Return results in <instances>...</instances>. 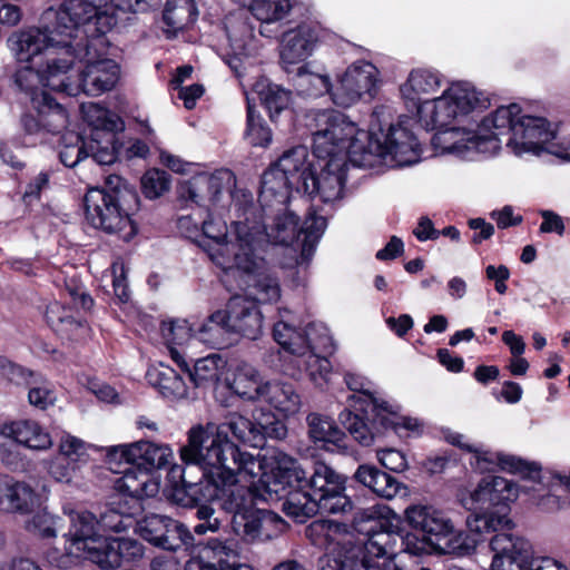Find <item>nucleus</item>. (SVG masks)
I'll list each match as a JSON object with an SVG mask.
<instances>
[{"label": "nucleus", "instance_id": "f257e3e1", "mask_svg": "<svg viewBox=\"0 0 570 570\" xmlns=\"http://www.w3.org/2000/svg\"><path fill=\"white\" fill-rule=\"evenodd\" d=\"M442 85L439 71L413 69L400 86V94L420 127L434 131L431 146L436 155H453L464 160L491 157L501 149L502 140L495 128H484L485 116L475 130L455 126L469 115L487 107V99L466 81L452 82L439 97L420 99L436 92Z\"/></svg>", "mask_w": 570, "mask_h": 570}, {"label": "nucleus", "instance_id": "f03ea898", "mask_svg": "<svg viewBox=\"0 0 570 570\" xmlns=\"http://www.w3.org/2000/svg\"><path fill=\"white\" fill-rule=\"evenodd\" d=\"M390 109L389 105L374 108L370 131L333 109L311 112L308 127L315 161L302 190L320 196L324 203L334 202L342 197L348 163L364 168L381 165L392 147Z\"/></svg>", "mask_w": 570, "mask_h": 570}, {"label": "nucleus", "instance_id": "7ed1b4c3", "mask_svg": "<svg viewBox=\"0 0 570 570\" xmlns=\"http://www.w3.org/2000/svg\"><path fill=\"white\" fill-rule=\"evenodd\" d=\"M352 529L366 540L341 542L347 534L344 523L332 520H315L306 529V538L321 549L337 548L321 559V570H383L376 560L389 557L392 542V509L389 504L377 503L355 512Z\"/></svg>", "mask_w": 570, "mask_h": 570}, {"label": "nucleus", "instance_id": "20e7f679", "mask_svg": "<svg viewBox=\"0 0 570 570\" xmlns=\"http://www.w3.org/2000/svg\"><path fill=\"white\" fill-rule=\"evenodd\" d=\"M256 212L254 206L246 208L245 219L233 224L232 234L220 218L209 217L204 220L199 246L223 269L235 268L252 276L258 288V298L271 301L278 296V281L271 273L265 258L259 256L263 236L259 233L253 234L250 229V217H255Z\"/></svg>", "mask_w": 570, "mask_h": 570}, {"label": "nucleus", "instance_id": "39448f33", "mask_svg": "<svg viewBox=\"0 0 570 570\" xmlns=\"http://www.w3.org/2000/svg\"><path fill=\"white\" fill-rule=\"evenodd\" d=\"M70 527L65 534L68 537V554L57 560L48 554L49 562L58 568H65L70 563V556L86 558L98 564L104 570L121 567L125 562L137 561L144 556V547L140 542L130 538H107L99 531L97 518L86 510H72L69 512Z\"/></svg>", "mask_w": 570, "mask_h": 570}, {"label": "nucleus", "instance_id": "423d86ee", "mask_svg": "<svg viewBox=\"0 0 570 570\" xmlns=\"http://www.w3.org/2000/svg\"><path fill=\"white\" fill-rule=\"evenodd\" d=\"M484 128H495L499 138L505 136V147L517 157L547 153L570 161V139H559L557 128L546 118L525 115L518 104L501 106L490 112Z\"/></svg>", "mask_w": 570, "mask_h": 570}, {"label": "nucleus", "instance_id": "0eeeda50", "mask_svg": "<svg viewBox=\"0 0 570 570\" xmlns=\"http://www.w3.org/2000/svg\"><path fill=\"white\" fill-rule=\"evenodd\" d=\"M518 485L508 479L497 475L484 476L472 491L462 490L459 493L461 505L471 511L466 518L469 531L479 537L483 532L512 533L513 521L507 513L491 512L495 507H507L518 499Z\"/></svg>", "mask_w": 570, "mask_h": 570}, {"label": "nucleus", "instance_id": "6e6552de", "mask_svg": "<svg viewBox=\"0 0 570 570\" xmlns=\"http://www.w3.org/2000/svg\"><path fill=\"white\" fill-rule=\"evenodd\" d=\"M180 458L187 465L202 469L200 480L209 479L216 472H223L233 461L245 460V469L255 464V456L242 451L228 438H220L215 423L198 425L188 432V442L180 449Z\"/></svg>", "mask_w": 570, "mask_h": 570}, {"label": "nucleus", "instance_id": "1a4fd4ad", "mask_svg": "<svg viewBox=\"0 0 570 570\" xmlns=\"http://www.w3.org/2000/svg\"><path fill=\"white\" fill-rule=\"evenodd\" d=\"M244 466L245 460L233 461L223 472H216L209 479L198 482L187 480L186 471H183L181 482L194 501H218L223 509L235 515L236 512L248 511L246 508L250 498L248 488L239 484L238 476L255 478L261 469V462L255 458V464L250 469Z\"/></svg>", "mask_w": 570, "mask_h": 570}, {"label": "nucleus", "instance_id": "9d476101", "mask_svg": "<svg viewBox=\"0 0 570 570\" xmlns=\"http://www.w3.org/2000/svg\"><path fill=\"white\" fill-rule=\"evenodd\" d=\"M405 519L411 527L423 532L435 550L444 554L468 556L480 542L475 532L455 529L448 514L432 505H411L405 510Z\"/></svg>", "mask_w": 570, "mask_h": 570}, {"label": "nucleus", "instance_id": "9b49d317", "mask_svg": "<svg viewBox=\"0 0 570 570\" xmlns=\"http://www.w3.org/2000/svg\"><path fill=\"white\" fill-rule=\"evenodd\" d=\"M129 203H138L135 190L107 193L98 187L90 188L83 197L86 219L92 227L128 242L137 234Z\"/></svg>", "mask_w": 570, "mask_h": 570}, {"label": "nucleus", "instance_id": "f8f14e48", "mask_svg": "<svg viewBox=\"0 0 570 570\" xmlns=\"http://www.w3.org/2000/svg\"><path fill=\"white\" fill-rule=\"evenodd\" d=\"M492 546L498 551L512 553L494 561L497 570H569L554 558L534 556L531 543L515 533L494 534Z\"/></svg>", "mask_w": 570, "mask_h": 570}, {"label": "nucleus", "instance_id": "ddd939ff", "mask_svg": "<svg viewBox=\"0 0 570 570\" xmlns=\"http://www.w3.org/2000/svg\"><path fill=\"white\" fill-rule=\"evenodd\" d=\"M248 296L235 295L229 298L227 307L224 311L227 322V330L230 333L239 334L249 340H257L263 333V315L257 305L259 303L276 302L281 296V287L278 286V296L271 301H262L258 298V288L254 285V278L245 275Z\"/></svg>", "mask_w": 570, "mask_h": 570}, {"label": "nucleus", "instance_id": "4468645a", "mask_svg": "<svg viewBox=\"0 0 570 570\" xmlns=\"http://www.w3.org/2000/svg\"><path fill=\"white\" fill-rule=\"evenodd\" d=\"M99 39H86L78 60L85 66L77 75L78 95L80 92L97 97L111 90L119 80V66L111 59H95L91 49Z\"/></svg>", "mask_w": 570, "mask_h": 570}, {"label": "nucleus", "instance_id": "2eb2a0df", "mask_svg": "<svg viewBox=\"0 0 570 570\" xmlns=\"http://www.w3.org/2000/svg\"><path fill=\"white\" fill-rule=\"evenodd\" d=\"M377 68L367 61L351 65L332 91L333 102L347 108L355 105L364 96L373 98L379 89Z\"/></svg>", "mask_w": 570, "mask_h": 570}, {"label": "nucleus", "instance_id": "dca6fc26", "mask_svg": "<svg viewBox=\"0 0 570 570\" xmlns=\"http://www.w3.org/2000/svg\"><path fill=\"white\" fill-rule=\"evenodd\" d=\"M236 177L227 168H220L213 174H199L179 186L178 194L184 200L200 206H216L224 195L233 197Z\"/></svg>", "mask_w": 570, "mask_h": 570}, {"label": "nucleus", "instance_id": "f3484780", "mask_svg": "<svg viewBox=\"0 0 570 570\" xmlns=\"http://www.w3.org/2000/svg\"><path fill=\"white\" fill-rule=\"evenodd\" d=\"M60 43L67 45L53 33V28H27L12 32L7 40L8 48L14 59L20 63L36 65V60L48 56Z\"/></svg>", "mask_w": 570, "mask_h": 570}, {"label": "nucleus", "instance_id": "a211bd4d", "mask_svg": "<svg viewBox=\"0 0 570 570\" xmlns=\"http://www.w3.org/2000/svg\"><path fill=\"white\" fill-rule=\"evenodd\" d=\"M67 45L60 43L57 49L50 52L46 58V68L43 73L45 87L53 91L65 92L68 96H78L77 78L70 75L75 59H78V52L81 51L83 40L72 43L66 40Z\"/></svg>", "mask_w": 570, "mask_h": 570}, {"label": "nucleus", "instance_id": "6ab92c4d", "mask_svg": "<svg viewBox=\"0 0 570 570\" xmlns=\"http://www.w3.org/2000/svg\"><path fill=\"white\" fill-rule=\"evenodd\" d=\"M104 19H106V16L92 2L87 0H67L56 12L53 33H57L60 39L71 42L78 38L79 41L81 39L85 41L88 38L81 35H86L87 30H82V28L91 22H95L97 26Z\"/></svg>", "mask_w": 570, "mask_h": 570}, {"label": "nucleus", "instance_id": "aec40b11", "mask_svg": "<svg viewBox=\"0 0 570 570\" xmlns=\"http://www.w3.org/2000/svg\"><path fill=\"white\" fill-rule=\"evenodd\" d=\"M391 406H380L368 413L346 411L341 413V421L352 438L363 446L372 445L392 428Z\"/></svg>", "mask_w": 570, "mask_h": 570}, {"label": "nucleus", "instance_id": "412c9836", "mask_svg": "<svg viewBox=\"0 0 570 570\" xmlns=\"http://www.w3.org/2000/svg\"><path fill=\"white\" fill-rule=\"evenodd\" d=\"M232 529L245 542H264L278 537L285 529V521L271 511L236 512Z\"/></svg>", "mask_w": 570, "mask_h": 570}, {"label": "nucleus", "instance_id": "4be33fe9", "mask_svg": "<svg viewBox=\"0 0 570 570\" xmlns=\"http://www.w3.org/2000/svg\"><path fill=\"white\" fill-rule=\"evenodd\" d=\"M267 216L259 222L250 219V229L253 234L263 236L259 244V256H263L264 248L267 244L291 245L295 239L299 238L298 218L288 212L286 206L281 212L267 210Z\"/></svg>", "mask_w": 570, "mask_h": 570}, {"label": "nucleus", "instance_id": "5701e85b", "mask_svg": "<svg viewBox=\"0 0 570 570\" xmlns=\"http://www.w3.org/2000/svg\"><path fill=\"white\" fill-rule=\"evenodd\" d=\"M225 31L232 51L226 63L233 70L238 71L242 59L254 56L258 50L254 28L243 13H233L225 20Z\"/></svg>", "mask_w": 570, "mask_h": 570}, {"label": "nucleus", "instance_id": "b1692460", "mask_svg": "<svg viewBox=\"0 0 570 570\" xmlns=\"http://www.w3.org/2000/svg\"><path fill=\"white\" fill-rule=\"evenodd\" d=\"M472 449L473 459L471 465L480 472H490L499 466L509 473H518L524 478L537 479L540 474V465L535 462H528L511 454L493 452L482 444H475Z\"/></svg>", "mask_w": 570, "mask_h": 570}, {"label": "nucleus", "instance_id": "393cba45", "mask_svg": "<svg viewBox=\"0 0 570 570\" xmlns=\"http://www.w3.org/2000/svg\"><path fill=\"white\" fill-rule=\"evenodd\" d=\"M293 188L298 191L302 190L291 176L285 175L274 165L266 169L262 176L258 195L263 214L267 216V210L275 209L276 212H281L284 209L289 200Z\"/></svg>", "mask_w": 570, "mask_h": 570}, {"label": "nucleus", "instance_id": "a878e982", "mask_svg": "<svg viewBox=\"0 0 570 570\" xmlns=\"http://www.w3.org/2000/svg\"><path fill=\"white\" fill-rule=\"evenodd\" d=\"M415 115H402L394 125V168L411 167L422 160L424 146L413 130Z\"/></svg>", "mask_w": 570, "mask_h": 570}, {"label": "nucleus", "instance_id": "bb28decb", "mask_svg": "<svg viewBox=\"0 0 570 570\" xmlns=\"http://www.w3.org/2000/svg\"><path fill=\"white\" fill-rule=\"evenodd\" d=\"M318 39L317 28L302 23L283 35L281 60L284 65H294L309 57Z\"/></svg>", "mask_w": 570, "mask_h": 570}, {"label": "nucleus", "instance_id": "cd10ccee", "mask_svg": "<svg viewBox=\"0 0 570 570\" xmlns=\"http://www.w3.org/2000/svg\"><path fill=\"white\" fill-rule=\"evenodd\" d=\"M344 382L352 395L347 397L351 407L356 412L368 413V409L375 410L380 406H390L385 401L379 387L367 377L353 372H347L344 375Z\"/></svg>", "mask_w": 570, "mask_h": 570}, {"label": "nucleus", "instance_id": "c85d7f7f", "mask_svg": "<svg viewBox=\"0 0 570 570\" xmlns=\"http://www.w3.org/2000/svg\"><path fill=\"white\" fill-rule=\"evenodd\" d=\"M248 10L259 22V35L274 38L279 32V22L291 12L292 2L291 0H252Z\"/></svg>", "mask_w": 570, "mask_h": 570}, {"label": "nucleus", "instance_id": "c756f323", "mask_svg": "<svg viewBox=\"0 0 570 570\" xmlns=\"http://www.w3.org/2000/svg\"><path fill=\"white\" fill-rule=\"evenodd\" d=\"M259 401L267 403L281 415L288 417L302 407V396L293 383L272 381L264 383Z\"/></svg>", "mask_w": 570, "mask_h": 570}, {"label": "nucleus", "instance_id": "7c9ffc66", "mask_svg": "<svg viewBox=\"0 0 570 570\" xmlns=\"http://www.w3.org/2000/svg\"><path fill=\"white\" fill-rule=\"evenodd\" d=\"M119 473L122 475L117 479L115 487L125 495L141 500L151 498L159 491V484L154 480L151 473L137 464L125 468Z\"/></svg>", "mask_w": 570, "mask_h": 570}, {"label": "nucleus", "instance_id": "2f4dec72", "mask_svg": "<svg viewBox=\"0 0 570 570\" xmlns=\"http://www.w3.org/2000/svg\"><path fill=\"white\" fill-rule=\"evenodd\" d=\"M45 317L55 332L68 340H79L88 330L72 308L59 302H52L47 306Z\"/></svg>", "mask_w": 570, "mask_h": 570}, {"label": "nucleus", "instance_id": "473e14b6", "mask_svg": "<svg viewBox=\"0 0 570 570\" xmlns=\"http://www.w3.org/2000/svg\"><path fill=\"white\" fill-rule=\"evenodd\" d=\"M281 320L274 324L273 337L285 351L298 357L308 352L306 327L301 330L293 322L288 309L281 311Z\"/></svg>", "mask_w": 570, "mask_h": 570}, {"label": "nucleus", "instance_id": "72a5a7b5", "mask_svg": "<svg viewBox=\"0 0 570 570\" xmlns=\"http://www.w3.org/2000/svg\"><path fill=\"white\" fill-rule=\"evenodd\" d=\"M2 433L31 450L42 451L52 445L50 434L39 423L31 420H20L6 424Z\"/></svg>", "mask_w": 570, "mask_h": 570}, {"label": "nucleus", "instance_id": "f704fd0d", "mask_svg": "<svg viewBox=\"0 0 570 570\" xmlns=\"http://www.w3.org/2000/svg\"><path fill=\"white\" fill-rule=\"evenodd\" d=\"M308 434L314 442H320L328 451H346V435L328 416L311 413L307 416Z\"/></svg>", "mask_w": 570, "mask_h": 570}, {"label": "nucleus", "instance_id": "c9c22d12", "mask_svg": "<svg viewBox=\"0 0 570 570\" xmlns=\"http://www.w3.org/2000/svg\"><path fill=\"white\" fill-rule=\"evenodd\" d=\"M289 476L295 478L297 487L288 492L286 500L283 503V510L288 517H292L295 521L303 523L308 518L318 513L317 500L316 497L303 487L299 472H297L296 469L291 471Z\"/></svg>", "mask_w": 570, "mask_h": 570}, {"label": "nucleus", "instance_id": "e433bc0d", "mask_svg": "<svg viewBox=\"0 0 570 570\" xmlns=\"http://www.w3.org/2000/svg\"><path fill=\"white\" fill-rule=\"evenodd\" d=\"M146 379L164 397L180 400L188 396V385L170 366L159 364L148 368Z\"/></svg>", "mask_w": 570, "mask_h": 570}, {"label": "nucleus", "instance_id": "4c0bfd02", "mask_svg": "<svg viewBox=\"0 0 570 570\" xmlns=\"http://www.w3.org/2000/svg\"><path fill=\"white\" fill-rule=\"evenodd\" d=\"M228 387L247 401H259L264 383L257 368L246 362L238 363L227 380Z\"/></svg>", "mask_w": 570, "mask_h": 570}, {"label": "nucleus", "instance_id": "58836bf2", "mask_svg": "<svg viewBox=\"0 0 570 570\" xmlns=\"http://www.w3.org/2000/svg\"><path fill=\"white\" fill-rule=\"evenodd\" d=\"M215 429L220 438H228L230 433L238 442L253 448L259 445L262 441V435L255 429V422L238 412L226 414L219 424H215Z\"/></svg>", "mask_w": 570, "mask_h": 570}, {"label": "nucleus", "instance_id": "ea45409f", "mask_svg": "<svg viewBox=\"0 0 570 570\" xmlns=\"http://www.w3.org/2000/svg\"><path fill=\"white\" fill-rule=\"evenodd\" d=\"M285 175L291 176L302 189L304 180H308L313 170V163L308 161V149L303 145L295 146L286 151L273 164Z\"/></svg>", "mask_w": 570, "mask_h": 570}, {"label": "nucleus", "instance_id": "a19ab883", "mask_svg": "<svg viewBox=\"0 0 570 570\" xmlns=\"http://www.w3.org/2000/svg\"><path fill=\"white\" fill-rule=\"evenodd\" d=\"M296 471L299 472L303 487L314 497L321 498L323 493L335 492L336 489H341L342 483H345L341 474L323 462L315 463L309 478L306 476L303 470L296 469Z\"/></svg>", "mask_w": 570, "mask_h": 570}, {"label": "nucleus", "instance_id": "79ce46f5", "mask_svg": "<svg viewBox=\"0 0 570 570\" xmlns=\"http://www.w3.org/2000/svg\"><path fill=\"white\" fill-rule=\"evenodd\" d=\"M226 333L230 332L227 330L226 316L223 309L214 312L205 322L197 327H193L194 337L214 348L226 346L224 338Z\"/></svg>", "mask_w": 570, "mask_h": 570}, {"label": "nucleus", "instance_id": "37998d69", "mask_svg": "<svg viewBox=\"0 0 570 570\" xmlns=\"http://www.w3.org/2000/svg\"><path fill=\"white\" fill-rule=\"evenodd\" d=\"M254 91L269 112L272 120L285 110L291 101V91L285 90L278 85L271 83L266 79L258 80L254 85Z\"/></svg>", "mask_w": 570, "mask_h": 570}, {"label": "nucleus", "instance_id": "c03bdc74", "mask_svg": "<svg viewBox=\"0 0 570 570\" xmlns=\"http://www.w3.org/2000/svg\"><path fill=\"white\" fill-rule=\"evenodd\" d=\"M185 373H187L190 383L197 389H205L219 380L220 357L208 355L197 360L193 367L186 361H183Z\"/></svg>", "mask_w": 570, "mask_h": 570}, {"label": "nucleus", "instance_id": "a18cd8bd", "mask_svg": "<svg viewBox=\"0 0 570 570\" xmlns=\"http://www.w3.org/2000/svg\"><path fill=\"white\" fill-rule=\"evenodd\" d=\"M42 106L38 107L42 132L59 134L67 128L68 114L48 94L41 92Z\"/></svg>", "mask_w": 570, "mask_h": 570}, {"label": "nucleus", "instance_id": "49530a36", "mask_svg": "<svg viewBox=\"0 0 570 570\" xmlns=\"http://www.w3.org/2000/svg\"><path fill=\"white\" fill-rule=\"evenodd\" d=\"M139 449L136 464L148 472L153 469H163L170 463L173 451L168 445L155 444L147 441L136 442Z\"/></svg>", "mask_w": 570, "mask_h": 570}, {"label": "nucleus", "instance_id": "de8ad7c7", "mask_svg": "<svg viewBox=\"0 0 570 570\" xmlns=\"http://www.w3.org/2000/svg\"><path fill=\"white\" fill-rule=\"evenodd\" d=\"M164 534L159 537L155 547L168 551H177L183 547H193L195 539L189 529L181 522L167 515Z\"/></svg>", "mask_w": 570, "mask_h": 570}, {"label": "nucleus", "instance_id": "09e8293b", "mask_svg": "<svg viewBox=\"0 0 570 570\" xmlns=\"http://www.w3.org/2000/svg\"><path fill=\"white\" fill-rule=\"evenodd\" d=\"M297 92L305 97H320L331 92V80L327 75L312 72L302 66L294 77Z\"/></svg>", "mask_w": 570, "mask_h": 570}, {"label": "nucleus", "instance_id": "8fccbe9b", "mask_svg": "<svg viewBox=\"0 0 570 570\" xmlns=\"http://www.w3.org/2000/svg\"><path fill=\"white\" fill-rule=\"evenodd\" d=\"M354 476L360 483L371 489L376 495L387 500L392 499V493L390 491L392 488V475L389 472L364 464L358 466Z\"/></svg>", "mask_w": 570, "mask_h": 570}, {"label": "nucleus", "instance_id": "3c124183", "mask_svg": "<svg viewBox=\"0 0 570 570\" xmlns=\"http://www.w3.org/2000/svg\"><path fill=\"white\" fill-rule=\"evenodd\" d=\"M195 10L193 0H167L163 18L168 27L183 29L195 20Z\"/></svg>", "mask_w": 570, "mask_h": 570}, {"label": "nucleus", "instance_id": "603ef678", "mask_svg": "<svg viewBox=\"0 0 570 570\" xmlns=\"http://www.w3.org/2000/svg\"><path fill=\"white\" fill-rule=\"evenodd\" d=\"M326 219L323 216L316 215V213H308L302 227L298 229L299 237L302 239V255L311 256L323 233L326 229Z\"/></svg>", "mask_w": 570, "mask_h": 570}, {"label": "nucleus", "instance_id": "864d4df0", "mask_svg": "<svg viewBox=\"0 0 570 570\" xmlns=\"http://www.w3.org/2000/svg\"><path fill=\"white\" fill-rule=\"evenodd\" d=\"M306 341L309 353L332 355L335 350V343L326 325L320 322H311L306 326Z\"/></svg>", "mask_w": 570, "mask_h": 570}, {"label": "nucleus", "instance_id": "5fc2aeb1", "mask_svg": "<svg viewBox=\"0 0 570 570\" xmlns=\"http://www.w3.org/2000/svg\"><path fill=\"white\" fill-rule=\"evenodd\" d=\"M37 501L35 491L28 484L13 480L8 500L2 508L9 511L28 512L37 504Z\"/></svg>", "mask_w": 570, "mask_h": 570}, {"label": "nucleus", "instance_id": "6e6d98bb", "mask_svg": "<svg viewBox=\"0 0 570 570\" xmlns=\"http://www.w3.org/2000/svg\"><path fill=\"white\" fill-rule=\"evenodd\" d=\"M246 138L256 147H266L272 141V130L263 118L255 112L249 99L247 100V128Z\"/></svg>", "mask_w": 570, "mask_h": 570}, {"label": "nucleus", "instance_id": "4d7b16f0", "mask_svg": "<svg viewBox=\"0 0 570 570\" xmlns=\"http://www.w3.org/2000/svg\"><path fill=\"white\" fill-rule=\"evenodd\" d=\"M32 381L26 384L29 386V403L40 410H46L53 405L57 397L51 384L38 373L33 374Z\"/></svg>", "mask_w": 570, "mask_h": 570}, {"label": "nucleus", "instance_id": "13d9d810", "mask_svg": "<svg viewBox=\"0 0 570 570\" xmlns=\"http://www.w3.org/2000/svg\"><path fill=\"white\" fill-rule=\"evenodd\" d=\"M14 83L20 91L30 96L31 100L35 102L39 92H42L40 91V87L45 86L43 73L28 63V66L21 67L16 71Z\"/></svg>", "mask_w": 570, "mask_h": 570}, {"label": "nucleus", "instance_id": "bf43d9fd", "mask_svg": "<svg viewBox=\"0 0 570 570\" xmlns=\"http://www.w3.org/2000/svg\"><path fill=\"white\" fill-rule=\"evenodd\" d=\"M204 550L212 562L220 568L238 560V551L233 540L209 539Z\"/></svg>", "mask_w": 570, "mask_h": 570}, {"label": "nucleus", "instance_id": "052dcab7", "mask_svg": "<svg viewBox=\"0 0 570 570\" xmlns=\"http://www.w3.org/2000/svg\"><path fill=\"white\" fill-rule=\"evenodd\" d=\"M255 429L262 435L259 445H255V448H264L268 439L283 440L287 435L285 423L272 413L263 414L255 421Z\"/></svg>", "mask_w": 570, "mask_h": 570}, {"label": "nucleus", "instance_id": "680f3d73", "mask_svg": "<svg viewBox=\"0 0 570 570\" xmlns=\"http://www.w3.org/2000/svg\"><path fill=\"white\" fill-rule=\"evenodd\" d=\"M160 332L169 347L171 345H183L187 343L190 337H194L193 326H190L186 320L163 322Z\"/></svg>", "mask_w": 570, "mask_h": 570}, {"label": "nucleus", "instance_id": "e2e57ef3", "mask_svg": "<svg viewBox=\"0 0 570 570\" xmlns=\"http://www.w3.org/2000/svg\"><path fill=\"white\" fill-rule=\"evenodd\" d=\"M169 175L165 170H148L141 178V188L145 196L155 199L169 189Z\"/></svg>", "mask_w": 570, "mask_h": 570}, {"label": "nucleus", "instance_id": "0e129e2a", "mask_svg": "<svg viewBox=\"0 0 570 570\" xmlns=\"http://www.w3.org/2000/svg\"><path fill=\"white\" fill-rule=\"evenodd\" d=\"M166 519L167 515L164 514H147L137 522V532L144 540L156 546L159 537L164 534L163 532L167 523Z\"/></svg>", "mask_w": 570, "mask_h": 570}, {"label": "nucleus", "instance_id": "69168bd1", "mask_svg": "<svg viewBox=\"0 0 570 570\" xmlns=\"http://www.w3.org/2000/svg\"><path fill=\"white\" fill-rule=\"evenodd\" d=\"M137 452L139 449L136 446V442L131 444H120L110 446L107 449V463L110 470L118 473L120 472V465H135L137 461Z\"/></svg>", "mask_w": 570, "mask_h": 570}, {"label": "nucleus", "instance_id": "338daca9", "mask_svg": "<svg viewBox=\"0 0 570 570\" xmlns=\"http://www.w3.org/2000/svg\"><path fill=\"white\" fill-rule=\"evenodd\" d=\"M305 370L309 379L321 385L323 382L328 380L332 372V365L330 360L324 354L309 353L303 356Z\"/></svg>", "mask_w": 570, "mask_h": 570}, {"label": "nucleus", "instance_id": "774afa93", "mask_svg": "<svg viewBox=\"0 0 570 570\" xmlns=\"http://www.w3.org/2000/svg\"><path fill=\"white\" fill-rule=\"evenodd\" d=\"M100 533L102 532H122L127 530L131 523V517L107 507L97 519Z\"/></svg>", "mask_w": 570, "mask_h": 570}]
</instances>
